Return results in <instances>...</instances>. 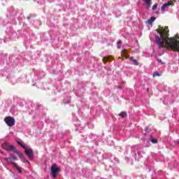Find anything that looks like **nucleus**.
<instances>
[{
	"instance_id": "obj_1",
	"label": "nucleus",
	"mask_w": 179,
	"mask_h": 179,
	"mask_svg": "<svg viewBox=\"0 0 179 179\" xmlns=\"http://www.w3.org/2000/svg\"><path fill=\"white\" fill-rule=\"evenodd\" d=\"M17 13H19V10L13 7H10L7 9L4 23H6V27H7V29L6 33L8 35L10 40H14L16 36H17L16 31H15L13 28H12V26H10V24H13L14 26L17 24V21H16Z\"/></svg>"
},
{
	"instance_id": "obj_2",
	"label": "nucleus",
	"mask_w": 179,
	"mask_h": 179,
	"mask_svg": "<svg viewBox=\"0 0 179 179\" xmlns=\"http://www.w3.org/2000/svg\"><path fill=\"white\" fill-rule=\"evenodd\" d=\"M150 147V138H145L143 140V145L138 144L131 147V155L136 160H139L141 157L145 156V151L143 148Z\"/></svg>"
},
{
	"instance_id": "obj_3",
	"label": "nucleus",
	"mask_w": 179,
	"mask_h": 179,
	"mask_svg": "<svg viewBox=\"0 0 179 179\" xmlns=\"http://www.w3.org/2000/svg\"><path fill=\"white\" fill-rule=\"evenodd\" d=\"M103 159L109 160V164L108 165H105V170L106 171H108L114 164H118L120 163V160L118 158L115 157V156L113 155L110 152H106L103 155Z\"/></svg>"
},
{
	"instance_id": "obj_4",
	"label": "nucleus",
	"mask_w": 179,
	"mask_h": 179,
	"mask_svg": "<svg viewBox=\"0 0 179 179\" xmlns=\"http://www.w3.org/2000/svg\"><path fill=\"white\" fill-rule=\"evenodd\" d=\"M97 135L90 134L88 135V136H83V138L81 139V142L83 143V145H87L89 143H94L96 146L99 145V143H97Z\"/></svg>"
},
{
	"instance_id": "obj_5",
	"label": "nucleus",
	"mask_w": 179,
	"mask_h": 179,
	"mask_svg": "<svg viewBox=\"0 0 179 179\" xmlns=\"http://www.w3.org/2000/svg\"><path fill=\"white\" fill-rule=\"evenodd\" d=\"M170 47L173 51L179 52V36L176 35L175 37L171 38L170 42Z\"/></svg>"
},
{
	"instance_id": "obj_6",
	"label": "nucleus",
	"mask_w": 179,
	"mask_h": 179,
	"mask_svg": "<svg viewBox=\"0 0 179 179\" xmlns=\"http://www.w3.org/2000/svg\"><path fill=\"white\" fill-rule=\"evenodd\" d=\"M28 108L29 109L27 110L29 114H33V112L34 111V110L36 111V113H38V111H41V110H43V106L36 103L34 104V103H28Z\"/></svg>"
},
{
	"instance_id": "obj_7",
	"label": "nucleus",
	"mask_w": 179,
	"mask_h": 179,
	"mask_svg": "<svg viewBox=\"0 0 179 179\" xmlns=\"http://www.w3.org/2000/svg\"><path fill=\"white\" fill-rule=\"evenodd\" d=\"M20 61L19 56L11 55L8 57V59H6L7 64L10 65H17Z\"/></svg>"
},
{
	"instance_id": "obj_8",
	"label": "nucleus",
	"mask_w": 179,
	"mask_h": 179,
	"mask_svg": "<svg viewBox=\"0 0 179 179\" xmlns=\"http://www.w3.org/2000/svg\"><path fill=\"white\" fill-rule=\"evenodd\" d=\"M50 170V176H52V178H57V177H58V171H59V168H58L57 164H54L53 165H52Z\"/></svg>"
},
{
	"instance_id": "obj_9",
	"label": "nucleus",
	"mask_w": 179,
	"mask_h": 179,
	"mask_svg": "<svg viewBox=\"0 0 179 179\" xmlns=\"http://www.w3.org/2000/svg\"><path fill=\"white\" fill-rule=\"evenodd\" d=\"M1 148L4 149V150H6L7 152H11V153H13V152L15 150L16 148L13 146V145H10L9 143L5 142L1 145Z\"/></svg>"
},
{
	"instance_id": "obj_10",
	"label": "nucleus",
	"mask_w": 179,
	"mask_h": 179,
	"mask_svg": "<svg viewBox=\"0 0 179 179\" xmlns=\"http://www.w3.org/2000/svg\"><path fill=\"white\" fill-rule=\"evenodd\" d=\"M96 159L97 157L94 156L92 153H88L85 157L84 160L87 163H96Z\"/></svg>"
},
{
	"instance_id": "obj_11",
	"label": "nucleus",
	"mask_w": 179,
	"mask_h": 179,
	"mask_svg": "<svg viewBox=\"0 0 179 179\" xmlns=\"http://www.w3.org/2000/svg\"><path fill=\"white\" fill-rule=\"evenodd\" d=\"M4 122H6L8 127H13L15 124V120L13 117L7 116L4 118Z\"/></svg>"
},
{
	"instance_id": "obj_12",
	"label": "nucleus",
	"mask_w": 179,
	"mask_h": 179,
	"mask_svg": "<svg viewBox=\"0 0 179 179\" xmlns=\"http://www.w3.org/2000/svg\"><path fill=\"white\" fill-rule=\"evenodd\" d=\"M22 149L24 150L25 155H27L29 159H33V157H34V152L31 148H28L26 145H22Z\"/></svg>"
},
{
	"instance_id": "obj_13",
	"label": "nucleus",
	"mask_w": 179,
	"mask_h": 179,
	"mask_svg": "<svg viewBox=\"0 0 179 179\" xmlns=\"http://www.w3.org/2000/svg\"><path fill=\"white\" fill-rule=\"evenodd\" d=\"M27 20H29V23H31V24H32L33 26H37V24H41V22L36 20V18L34 17V16H33L32 15H30L27 17Z\"/></svg>"
},
{
	"instance_id": "obj_14",
	"label": "nucleus",
	"mask_w": 179,
	"mask_h": 179,
	"mask_svg": "<svg viewBox=\"0 0 179 179\" xmlns=\"http://www.w3.org/2000/svg\"><path fill=\"white\" fill-rule=\"evenodd\" d=\"M8 73L6 71H3L1 75L3 76H6V80H8V82H10L11 83H13V85H15L16 84V79L14 77L10 78V76L9 75H6Z\"/></svg>"
},
{
	"instance_id": "obj_15",
	"label": "nucleus",
	"mask_w": 179,
	"mask_h": 179,
	"mask_svg": "<svg viewBox=\"0 0 179 179\" xmlns=\"http://www.w3.org/2000/svg\"><path fill=\"white\" fill-rule=\"evenodd\" d=\"M5 160L8 164H12L13 163L12 160H17V156L15 155L13 152H10V157L5 158Z\"/></svg>"
},
{
	"instance_id": "obj_16",
	"label": "nucleus",
	"mask_w": 179,
	"mask_h": 179,
	"mask_svg": "<svg viewBox=\"0 0 179 179\" xmlns=\"http://www.w3.org/2000/svg\"><path fill=\"white\" fill-rule=\"evenodd\" d=\"M158 33L159 34L161 38H166V37H168L169 32L167 30L163 27H162L159 31Z\"/></svg>"
},
{
	"instance_id": "obj_17",
	"label": "nucleus",
	"mask_w": 179,
	"mask_h": 179,
	"mask_svg": "<svg viewBox=\"0 0 179 179\" xmlns=\"http://www.w3.org/2000/svg\"><path fill=\"white\" fill-rule=\"evenodd\" d=\"M144 131V135H145L146 136H153V128L150 127V126L145 127Z\"/></svg>"
},
{
	"instance_id": "obj_18",
	"label": "nucleus",
	"mask_w": 179,
	"mask_h": 179,
	"mask_svg": "<svg viewBox=\"0 0 179 179\" xmlns=\"http://www.w3.org/2000/svg\"><path fill=\"white\" fill-rule=\"evenodd\" d=\"M22 109L20 108V106L16 105H13L11 106L10 109V113H11L12 114H17L18 111H21Z\"/></svg>"
},
{
	"instance_id": "obj_19",
	"label": "nucleus",
	"mask_w": 179,
	"mask_h": 179,
	"mask_svg": "<svg viewBox=\"0 0 179 179\" xmlns=\"http://www.w3.org/2000/svg\"><path fill=\"white\" fill-rule=\"evenodd\" d=\"M155 44L159 47H163V42H162V38L157 35L155 36Z\"/></svg>"
},
{
	"instance_id": "obj_20",
	"label": "nucleus",
	"mask_w": 179,
	"mask_h": 179,
	"mask_svg": "<svg viewBox=\"0 0 179 179\" xmlns=\"http://www.w3.org/2000/svg\"><path fill=\"white\" fill-rule=\"evenodd\" d=\"M171 5H172L171 1L164 3L161 7V10L162 13H164V12H166V8H167V6H171Z\"/></svg>"
},
{
	"instance_id": "obj_21",
	"label": "nucleus",
	"mask_w": 179,
	"mask_h": 179,
	"mask_svg": "<svg viewBox=\"0 0 179 179\" xmlns=\"http://www.w3.org/2000/svg\"><path fill=\"white\" fill-rule=\"evenodd\" d=\"M18 80L21 83H24V82L27 80V76L26 74H23L22 76H20V78H19Z\"/></svg>"
},
{
	"instance_id": "obj_22",
	"label": "nucleus",
	"mask_w": 179,
	"mask_h": 179,
	"mask_svg": "<svg viewBox=\"0 0 179 179\" xmlns=\"http://www.w3.org/2000/svg\"><path fill=\"white\" fill-rule=\"evenodd\" d=\"M13 153H16L18 156V157H20V159H21V160H22L23 159H24V155L21 153L20 152H19L18 150H14V152Z\"/></svg>"
},
{
	"instance_id": "obj_23",
	"label": "nucleus",
	"mask_w": 179,
	"mask_h": 179,
	"mask_svg": "<svg viewBox=\"0 0 179 179\" xmlns=\"http://www.w3.org/2000/svg\"><path fill=\"white\" fill-rule=\"evenodd\" d=\"M36 75H37V76L39 79H43V78H44V76H45V74L44 73V71H40L36 73Z\"/></svg>"
},
{
	"instance_id": "obj_24",
	"label": "nucleus",
	"mask_w": 179,
	"mask_h": 179,
	"mask_svg": "<svg viewBox=\"0 0 179 179\" xmlns=\"http://www.w3.org/2000/svg\"><path fill=\"white\" fill-rule=\"evenodd\" d=\"M113 173H115V175L117 176V177L121 176V171H120V169H118L117 168H113Z\"/></svg>"
},
{
	"instance_id": "obj_25",
	"label": "nucleus",
	"mask_w": 179,
	"mask_h": 179,
	"mask_svg": "<svg viewBox=\"0 0 179 179\" xmlns=\"http://www.w3.org/2000/svg\"><path fill=\"white\" fill-rule=\"evenodd\" d=\"M63 103L64 104H69V103H71V97L69 96L64 97L63 99Z\"/></svg>"
},
{
	"instance_id": "obj_26",
	"label": "nucleus",
	"mask_w": 179,
	"mask_h": 179,
	"mask_svg": "<svg viewBox=\"0 0 179 179\" xmlns=\"http://www.w3.org/2000/svg\"><path fill=\"white\" fill-rule=\"evenodd\" d=\"M150 142H152L154 145H156L159 143L157 139L155 138L154 136H150Z\"/></svg>"
},
{
	"instance_id": "obj_27",
	"label": "nucleus",
	"mask_w": 179,
	"mask_h": 179,
	"mask_svg": "<svg viewBox=\"0 0 179 179\" xmlns=\"http://www.w3.org/2000/svg\"><path fill=\"white\" fill-rule=\"evenodd\" d=\"M103 62H110V61H113V57L111 56H108L105 57L103 59Z\"/></svg>"
},
{
	"instance_id": "obj_28",
	"label": "nucleus",
	"mask_w": 179,
	"mask_h": 179,
	"mask_svg": "<svg viewBox=\"0 0 179 179\" xmlns=\"http://www.w3.org/2000/svg\"><path fill=\"white\" fill-rule=\"evenodd\" d=\"M119 117L121 118H127L128 117V113L126 111H122L119 114Z\"/></svg>"
},
{
	"instance_id": "obj_29",
	"label": "nucleus",
	"mask_w": 179,
	"mask_h": 179,
	"mask_svg": "<svg viewBox=\"0 0 179 179\" xmlns=\"http://www.w3.org/2000/svg\"><path fill=\"white\" fill-rule=\"evenodd\" d=\"M15 141L18 145H20L21 148H23V146H26V145L23 143V141L20 138H17Z\"/></svg>"
},
{
	"instance_id": "obj_30",
	"label": "nucleus",
	"mask_w": 179,
	"mask_h": 179,
	"mask_svg": "<svg viewBox=\"0 0 179 179\" xmlns=\"http://www.w3.org/2000/svg\"><path fill=\"white\" fill-rule=\"evenodd\" d=\"M85 90H85L84 87H83V88L80 89V90L78 91V94H80V95L79 96L80 97H82V94H83V93H85Z\"/></svg>"
},
{
	"instance_id": "obj_31",
	"label": "nucleus",
	"mask_w": 179,
	"mask_h": 179,
	"mask_svg": "<svg viewBox=\"0 0 179 179\" xmlns=\"http://www.w3.org/2000/svg\"><path fill=\"white\" fill-rule=\"evenodd\" d=\"M144 2L147 3V9H150V6L152 5V0H147Z\"/></svg>"
},
{
	"instance_id": "obj_32",
	"label": "nucleus",
	"mask_w": 179,
	"mask_h": 179,
	"mask_svg": "<svg viewBox=\"0 0 179 179\" xmlns=\"http://www.w3.org/2000/svg\"><path fill=\"white\" fill-rule=\"evenodd\" d=\"M155 20H156V17H151L150 19L148 20V24H152Z\"/></svg>"
},
{
	"instance_id": "obj_33",
	"label": "nucleus",
	"mask_w": 179,
	"mask_h": 179,
	"mask_svg": "<svg viewBox=\"0 0 179 179\" xmlns=\"http://www.w3.org/2000/svg\"><path fill=\"white\" fill-rule=\"evenodd\" d=\"M130 61H131V62H133L135 65H138V60L134 59V57H130Z\"/></svg>"
},
{
	"instance_id": "obj_34",
	"label": "nucleus",
	"mask_w": 179,
	"mask_h": 179,
	"mask_svg": "<svg viewBox=\"0 0 179 179\" xmlns=\"http://www.w3.org/2000/svg\"><path fill=\"white\" fill-rule=\"evenodd\" d=\"M162 73H159L158 71H155L152 74V78H156V76H161Z\"/></svg>"
},
{
	"instance_id": "obj_35",
	"label": "nucleus",
	"mask_w": 179,
	"mask_h": 179,
	"mask_svg": "<svg viewBox=\"0 0 179 179\" xmlns=\"http://www.w3.org/2000/svg\"><path fill=\"white\" fill-rule=\"evenodd\" d=\"M110 90L107 89L104 91V94H106V96L107 97V96H110Z\"/></svg>"
},
{
	"instance_id": "obj_36",
	"label": "nucleus",
	"mask_w": 179,
	"mask_h": 179,
	"mask_svg": "<svg viewBox=\"0 0 179 179\" xmlns=\"http://www.w3.org/2000/svg\"><path fill=\"white\" fill-rule=\"evenodd\" d=\"M178 109L177 108H173V117H174V115H177V117H178V113H177Z\"/></svg>"
},
{
	"instance_id": "obj_37",
	"label": "nucleus",
	"mask_w": 179,
	"mask_h": 179,
	"mask_svg": "<svg viewBox=\"0 0 179 179\" xmlns=\"http://www.w3.org/2000/svg\"><path fill=\"white\" fill-rule=\"evenodd\" d=\"M156 59H157V62H158V64H162V65H164V64H166L165 62H163L162 61V59H159V58H156Z\"/></svg>"
},
{
	"instance_id": "obj_38",
	"label": "nucleus",
	"mask_w": 179,
	"mask_h": 179,
	"mask_svg": "<svg viewBox=\"0 0 179 179\" xmlns=\"http://www.w3.org/2000/svg\"><path fill=\"white\" fill-rule=\"evenodd\" d=\"M22 161L23 162V163H27V164H30V162H29V160H27V159H26L25 157H24Z\"/></svg>"
},
{
	"instance_id": "obj_39",
	"label": "nucleus",
	"mask_w": 179,
	"mask_h": 179,
	"mask_svg": "<svg viewBox=\"0 0 179 179\" xmlns=\"http://www.w3.org/2000/svg\"><path fill=\"white\" fill-rule=\"evenodd\" d=\"M155 9H157V4H155L152 6V10H155Z\"/></svg>"
},
{
	"instance_id": "obj_40",
	"label": "nucleus",
	"mask_w": 179,
	"mask_h": 179,
	"mask_svg": "<svg viewBox=\"0 0 179 179\" xmlns=\"http://www.w3.org/2000/svg\"><path fill=\"white\" fill-rule=\"evenodd\" d=\"M11 164H13V167H15V169H17V164L13 162Z\"/></svg>"
},
{
	"instance_id": "obj_41",
	"label": "nucleus",
	"mask_w": 179,
	"mask_h": 179,
	"mask_svg": "<svg viewBox=\"0 0 179 179\" xmlns=\"http://www.w3.org/2000/svg\"><path fill=\"white\" fill-rule=\"evenodd\" d=\"M2 59H6V57H7V55L6 54H2Z\"/></svg>"
},
{
	"instance_id": "obj_42",
	"label": "nucleus",
	"mask_w": 179,
	"mask_h": 179,
	"mask_svg": "<svg viewBox=\"0 0 179 179\" xmlns=\"http://www.w3.org/2000/svg\"><path fill=\"white\" fill-rule=\"evenodd\" d=\"M16 169L17 170L18 173H22V169H20V167H17Z\"/></svg>"
},
{
	"instance_id": "obj_43",
	"label": "nucleus",
	"mask_w": 179,
	"mask_h": 179,
	"mask_svg": "<svg viewBox=\"0 0 179 179\" xmlns=\"http://www.w3.org/2000/svg\"><path fill=\"white\" fill-rule=\"evenodd\" d=\"M122 42L121 41H118V45H117V47H118V48H120V47H121V43H122Z\"/></svg>"
},
{
	"instance_id": "obj_44",
	"label": "nucleus",
	"mask_w": 179,
	"mask_h": 179,
	"mask_svg": "<svg viewBox=\"0 0 179 179\" xmlns=\"http://www.w3.org/2000/svg\"><path fill=\"white\" fill-rule=\"evenodd\" d=\"M122 3H124V5H127V3H128V0H122Z\"/></svg>"
},
{
	"instance_id": "obj_45",
	"label": "nucleus",
	"mask_w": 179,
	"mask_h": 179,
	"mask_svg": "<svg viewBox=\"0 0 179 179\" xmlns=\"http://www.w3.org/2000/svg\"><path fill=\"white\" fill-rule=\"evenodd\" d=\"M17 20H18L19 23H22V19L20 17L17 18Z\"/></svg>"
},
{
	"instance_id": "obj_46",
	"label": "nucleus",
	"mask_w": 179,
	"mask_h": 179,
	"mask_svg": "<svg viewBox=\"0 0 179 179\" xmlns=\"http://www.w3.org/2000/svg\"><path fill=\"white\" fill-rule=\"evenodd\" d=\"M155 13H156V15H159V11H157V12H155Z\"/></svg>"
},
{
	"instance_id": "obj_47",
	"label": "nucleus",
	"mask_w": 179,
	"mask_h": 179,
	"mask_svg": "<svg viewBox=\"0 0 179 179\" xmlns=\"http://www.w3.org/2000/svg\"><path fill=\"white\" fill-rule=\"evenodd\" d=\"M117 89H120V90H122V87H118Z\"/></svg>"
},
{
	"instance_id": "obj_48",
	"label": "nucleus",
	"mask_w": 179,
	"mask_h": 179,
	"mask_svg": "<svg viewBox=\"0 0 179 179\" xmlns=\"http://www.w3.org/2000/svg\"><path fill=\"white\" fill-rule=\"evenodd\" d=\"M2 41H3L0 38V44H2Z\"/></svg>"
},
{
	"instance_id": "obj_49",
	"label": "nucleus",
	"mask_w": 179,
	"mask_h": 179,
	"mask_svg": "<svg viewBox=\"0 0 179 179\" xmlns=\"http://www.w3.org/2000/svg\"><path fill=\"white\" fill-rule=\"evenodd\" d=\"M163 103H164V104H167V103H166V99L164 101H163Z\"/></svg>"
},
{
	"instance_id": "obj_50",
	"label": "nucleus",
	"mask_w": 179,
	"mask_h": 179,
	"mask_svg": "<svg viewBox=\"0 0 179 179\" xmlns=\"http://www.w3.org/2000/svg\"><path fill=\"white\" fill-rule=\"evenodd\" d=\"M76 120H78V118H76V117H74V121H76Z\"/></svg>"
},
{
	"instance_id": "obj_51",
	"label": "nucleus",
	"mask_w": 179,
	"mask_h": 179,
	"mask_svg": "<svg viewBox=\"0 0 179 179\" xmlns=\"http://www.w3.org/2000/svg\"><path fill=\"white\" fill-rule=\"evenodd\" d=\"M45 122L48 123V120H45Z\"/></svg>"
},
{
	"instance_id": "obj_52",
	"label": "nucleus",
	"mask_w": 179,
	"mask_h": 179,
	"mask_svg": "<svg viewBox=\"0 0 179 179\" xmlns=\"http://www.w3.org/2000/svg\"><path fill=\"white\" fill-rule=\"evenodd\" d=\"M127 160H129V158L127 157Z\"/></svg>"
},
{
	"instance_id": "obj_53",
	"label": "nucleus",
	"mask_w": 179,
	"mask_h": 179,
	"mask_svg": "<svg viewBox=\"0 0 179 179\" xmlns=\"http://www.w3.org/2000/svg\"><path fill=\"white\" fill-rule=\"evenodd\" d=\"M78 114H80V111H78Z\"/></svg>"
},
{
	"instance_id": "obj_54",
	"label": "nucleus",
	"mask_w": 179,
	"mask_h": 179,
	"mask_svg": "<svg viewBox=\"0 0 179 179\" xmlns=\"http://www.w3.org/2000/svg\"><path fill=\"white\" fill-rule=\"evenodd\" d=\"M177 143L179 144V141H177Z\"/></svg>"
},
{
	"instance_id": "obj_55",
	"label": "nucleus",
	"mask_w": 179,
	"mask_h": 179,
	"mask_svg": "<svg viewBox=\"0 0 179 179\" xmlns=\"http://www.w3.org/2000/svg\"><path fill=\"white\" fill-rule=\"evenodd\" d=\"M178 113H179V110H178Z\"/></svg>"
}]
</instances>
